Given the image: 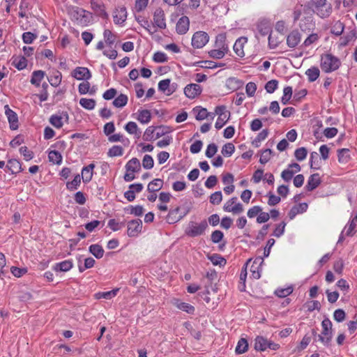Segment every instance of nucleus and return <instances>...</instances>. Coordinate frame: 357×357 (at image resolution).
Masks as SVG:
<instances>
[{"mask_svg": "<svg viewBox=\"0 0 357 357\" xmlns=\"http://www.w3.org/2000/svg\"><path fill=\"white\" fill-rule=\"evenodd\" d=\"M89 252L96 259H101L104 255V249L99 244L91 245L89 248Z\"/></svg>", "mask_w": 357, "mask_h": 357, "instance_id": "cd10ccee", "label": "nucleus"}, {"mask_svg": "<svg viewBox=\"0 0 357 357\" xmlns=\"http://www.w3.org/2000/svg\"><path fill=\"white\" fill-rule=\"evenodd\" d=\"M314 26L312 17L310 16L303 17L299 23L301 30L304 32L310 31L314 29Z\"/></svg>", "mask_w": 357, "mask_h": 357, "instance_id": "5701e85b", "label": "nucleus"}, {"mask_svg": "<svg viewBox=\"0 0 357 357\" xmlns=\"http://www.w3.org/2000/svg\"><path fill=\"white\" fill-rule=\"evenodd\" d=\"M180 210V206H177L174 209L169 210V213L166 218L167 222L169 224L176 223L182 219L181 214L179 213Z\"/></svg>", "mask_w": 357, "mask_h": 357, "instance_id": "aec40b11", "label": "nucleus"}, {"mask_svg": "<svg viewBox=\"0 0 357 357\" xmlns=\"http://www.w3.org/2000/svg\"><path fill=\"white\" fill-rule=\"evenodd\" d=\"M341 66L339 58L331 53L324 54L321 56L320 67L323 72L330 73L337 70Z\"/></svg>", "mask_w": 357, "mask_h": 357, "instance_id": "f03ea898", "label": "nucleus"}, {"mask_svg": "<svg viewBox=\"0 0 357 357\" xmlns=\"http://www.w3.org/2000/svg\"><path fill=\"white\" fill-rule=\"evenodd\" d=\"M124 129L130 135H137V137H139V135L141 134V132L139 130L138 126L135 122L133 121H129L127 123L125 126Z\"/></svg>", "mask_w": 357, "mask_h": 357, "instance_id": "e433bc0d", "label": "nucleus"}, {"mask_svg": "<svg viewBox=\"0 0 357 357\" xmlns=\"http://www.w3.org/2000/svg\"><path fill=\"white\" fill-rule=\"evenodd\" d=\"M248 349V342L245 338H241L237 344L235 351L237 354H242L246 352Z\"/></svg>", "mask_w": 357, "mask_h": 357, "instance_id": "58836bf2", "label": "nucleus"}, {"mask_svg": "<svg viewBox=\"0 0 357 357\" xmlns=\"http://www.w3.org/2000/svg\"><path fill=\"white\" fill-rule=\"evenodd\" d=\"M73 76L78 80H89L91 77L90 70L86 67H77L73 73Z\"/></svg>", "mask_w": 357, "mask_h": 357, "instance_id": "9d476101", "label": "nucleus"}, {"mask_svg": "<svg viewBox=\"0 0 357 357\" xmlns=\"http://www.w3.org/2000/svg\"><path fill=\"white\" fill-rule=\"evenodd\" d=\"M73 267L72 259H67L63 261L56 263L53 266V270L56 272H67Z\"/></svg>", "mask_w": 357, "mask_h": 357, "instance_id": "6ab92c4d", "label": "nucleus"}, {"mask_svg": "<svg viewBox=\"0 0 357 357\" xmlns=\"http://www.w3.org/2000/svg\"><path fill=\"white\" fill-rule=\"evenodd\" d=\"M22 40L26 44H31L37 38V34L28 31L22 34Z\"/></svg>", "mask_w": 357, "mask_h": 357, "instance_id": "338daca9", "label": "nucleus"}, {"mask_svg": "<svg viewBox=\"0 0 357 357\" xmlns=\"http://www.w3.org/2000/svg\"><path fill=\"white\" fill-rule=\"evenodd\" d=\"M305 75L307 76L308 81L313 82L316 81L320 75V70L317 66H312L305 71Z\"/></svg>", "mask_w": 357, "mask_h": 357, "instance_id": "2f4dec72", "label": "nucleus"}, {"mask_svg": "<svg viewBox=\"0 0 357 357\" xmlns=\"http://www.w3.org/2000/svg\"><path fill=\"white\" fill-rule=\"evenodd\" d=\"M94 168V163H91L82 168L81 178H82L84 183H88L92 180Z\"/></svg>", "mask_w": 357, "mask_h": 357, "instance_id": "a211bd4d", "label": "nucleus"}, {"mask_svg": "<svg viewBox=\"0 0 357 357\" xmlns=\"http://www.w3.org/2000/svg\"><path fill=\"white\" fill-rule=\"evenodd\" d=\"M208 227V225L206 220H203L199 223L190 221L185 230V234L189 237L195 238L205 234Z\"/></svg>", "mask_w": 357, "mask_h": 357, "instance_id": "7ed1b4c3", "label": "nucleus"}, {"mask_svg": "<svg viewBox=\"0 0 357 357\" xmlns=\"http://www.w3.org/2000/svg\"><path fill=\"white\" fill-rule=\"evenodd\" d=\"M305 8L312 10L321 18L328 17L333 11L332 5L327 0H310L305 4Z\"/></svg>", "mask_w": 357, "mask_h": 357, "instance_id": "f257e3e1", "label": "nucleus"}, {"mask_svg": "<svg viewBox=\"0 0 357 357\" xmlns=\"http://www.w3.org/2000/svg\"><path fill=\"white\" fill-rule=\"evenodd\" d=\"M223 209L225 211L232 212L233 213H241L243 211V207L241 203L236 204L233 207H229L228 204H225Z\"/></svg>", "mask_w": 357, "mask_h": 357, "instance_id": "603ef678", "label": "nucleus"}, {"mask_svg": "<svg viewBox=\"0 0 357 357\" xmlns=\"http://www.w3.org/2000/svg\"><path fill=\"white\" fill-rule=\"evenodd\" d=\"M344 25L342 22L340 21H337L335 22V24L333 26L331 33L336 36H341L342 33L344 31Z\"/></svg>", "mask_w": 357, "mask_h": 357, "instance_id": "3c124183", "label": "nucleus"}, {"mask_svg": "<svg viewBox=\"0 0 357 357\" xmlns=\"http://www.w3.org/2000/svg\"><path fill=\"white\" fill-rule=\"evenodd\" d=\"M156 130V126H149L148 127L143 135V139L144 141H152L153 140V134L155 130Z\"/></svg>", "mask_w": 357, "mask_h": 357, "instance_id": "680f3d73", "label": "nucleus"}, {"mask_svg": "<svg viewBox=\"0 0 357 357\" xmlns=\"http://www.w3.org/2000/svg\"><path fill=\"white\" fill-rule=\"evenodd\" d=\"M208 259L215 266H224L227 263V260L219 254L208 255Z\"/></svg>", "mask_w": 357, "mask_h": 357, "instance_id": "473e14b6", "label": "nucleus"}, {"mask_svg": "<svg viewBox=\"0 0 357 357\" xmlns=\"http://www.w3.org/2000/svg\"><path fill=\"white\" fill-rule=\"evenodd\" d=\"M123 154V149L121 146L114 145L111 147L107 152L109 157L121 156Z\"/></svg>", "mask_w": 357, "mask_h": 357, "instance_id": "de8ad7c7", "label": "nucleus"}, {"mask_svg": "<svg viewBox=\"0 0 357 357\" xmlns=\"http://www.w3.org/2000/svg\"><path fill=\"white\" fill-rule=\"evenodd\" d=\"M137 120L143 124L149 123L151 120V112L148 109L139 110Z\"/></svg>", "mask_w": 357, "mask_h": 357, "instance_id": "c9c22d12", "label": "nucleus"}, {"mask_svg": "<svg viewBox=\"0 0 357 357\" xmlns=\"http://www.w3.org/2000/svg\"><path fill=\"white\" fill-rule=\"evenodd\" d=\"M190 27V20L187 16H182L176 25V31L178 34L183 35L187 33Z\"/></svg>", "mask_w": 357, "mask_h": 357, "instance_id": "f8f14e48", "label": "nucleus"}, {"mask_svg": "<svg viewBox=\"0 0 357 357\" xmlns=\"http://www.w3.org/2000/svg\"><path fill=\"white\" fill-rule=\"evenodd\" d=\"M125 168L126 172H138L141 169V164L137 158H132L126 163Z\"/></svg>", "mask_w": 357, "mask_h": 357, "instance_id": "b1692460", "label": "nucleus"}, {"mask_svg": "<svg viewBox=\"0 0 357 357\" xmlns=\"http://www.w3.org/2000/svg\"><path fill=\"white\" fill-rule=\"evenodd\" d=\"M45 73L43 70H34L31 74L30 82L36 87L40 86L41 81L44 78Z\"/></svg>", "mask_w": 357, "mask_h": 357, "instance_id": "a878e982", "label": "nucleus"}, {"mask_svg": "<svg viewBox=\"0 0 357 357\" xmlns=\"http://www.w3.org/2000/svg\"><path fill=\"white\" fill-rule=\"evenodd\" d=\"M278 86V81L276 79H271L266 82L265 84V89L267 93H273L277 89Z\"/></svg>", "mask_w": 357, "mask_h": 357, "instance_id": "052dcab7", "label": "nucleus"}, {"mask_svg": "<svg viewBox=\"0 0 357 357\" xmlns=\"http://www.w3.org/2000/svg\"><path fill=\"white\" fill-rule=\"evenodd\" d=\"M247 42H248V38L245 36H241L236 40V42L234 45L233 49H234L235 54L238 56H239L241 58H243L245 56V52L243 50V47H244L245 44L247 43Z\"/></svg>", "mask_w": 357, "mask_h": 357, "instance_id": "ddd939ff", "label": "nucleus"}, {"mask_svg": "<svg viewBox=\"0 0 357 357\" xmlns=\"http://www.w3.org/2000/svg\"><path fill=\"white\" fill-rule=\"evenodd\" d=\"M163 183V180L160 178H155L149 183L147 190L150 192H158L162 188Z\"/></svg>", "mask_w": 357, "mask_h": 357, "instance_id": "c85d7f7f", "label": "nucleus"}, {"mask_svg": "<svg viewBox=\"0 0 357 357\" xmlns=\"http://www.w3.org/2000/svg\"><path fill=\"white\" fill-rule=\"evenodd\" d=\"M5 114L7 116L10 128L15 130L19 128L18 116L15 112L10 108L8 105L4 106Z\"/></svg>", "mask_w": 357, "mask_h": 357, "instance_id": "0eeeda50", "label": "nucleus"}, {"mask_svg": "<svg viewBox=\"0 0 357 357\" xmlns=\"http://www.w3.org/2000/svg\"><path fill=\"white\" fill-rule=\"evenodd\" d=\"M96 100L92 98H82L79 100L80 105L86 109L91 110L95 108Z\"/></svg>", "mask_w": 357, "mask_h": 357, "instance_id": "a19ab883", "label": "nucleus"}, {"mask_svg": "<svg viewBox=\"0 0 357 357\" xmlns=\"http://www.w3.org/2000/svg\"><path fill=\"white\" fill-rule=\"evenodd\" d=\"M128 98L127 95L121 93L112 102L113 105L117 108H121L128 103Z\"/></svg>", "mask_w": 357, "mask_h": 357, "instance_id": "f704fd0d", "label": "nucleus"}, {"mask_svg": "<svg viewBox=\"0 0 357 357\" xmlns=\"http://www.w3.org/2000/svg\"><path fill=\"white\" fill-rule=\"evenodd\" d=\"M292 91H293L291 86H288L284 88L283 96L281 98V102L283 105H287L289 102L292 96Z\"/></svg>", "mask_w": 357, "mask_h": 357, "instance_id": "8fccbe9b", "label": "nucleus"}, {"mask_svg": "<svg viewBox=\"0 0 357 357\" xmlns=\"http://www.w3.org/2000/svg\"><path fill=\"white\" fill-rule=\"evenodd\" d=\"M154 25L160 29L166 28V22L164 10L161 8L155 9L153 13Z\"/></svg>", "mask_w": 357, "mask_h": 357, "instance_id": "1a4fd4ad", "label": "nucleus"}, {"mask_svg": "<svg viewBox=\"0 0 357 357\" xmlns=\"http://www.w3.org/2000/svg\"><path fill=\"white\" fill-rule=\"evenodd\" d=\"M91 9L95 13L103 19L108 18V14L105 10V6L102 3H98L95 0H90Z\"/></svg>", "mask_w": 357, "mask_h": 357, "instance_id": "9b49d317", "label": "nucleus"}, {"mask_svg": "<svg viewBox=\"0 0 357 357\" xmlns=\"http://www.w3.org/2000/svg\"><path fill=\"white\" fill-rule=\"evenodd\" d=\"M103 36L105 43L112 47L115 43L116 35H114L110 30L105 29L103 32Z\"/></svg>", "mask_w": 357, "mask_h": 357, "instance_id": "c03bdc74", "label": "nucleus"}, {"mask_svg": "<svg viewBox=\"0 0 357 357\" xmlns=\"http://www.w3.org/2000/svg\"><path fill=\"white\" fill-rule=\"evenodd\" d=\"M293 287L289 286L287 288H278L275 290L274 294L279 298H286L293 292Z\"/></svg>", "mask_w": 357, "mask_h": 357, "instance_id": "ea45409f", "label": "nucleus"}, {"mask_svg": "<svg viewBox=\"0 0 357 357\" xmlns=\"http://www.w3.org/2000/svg\"><path fill=\"white\" fill-rule=\"evenodd\" d=\"M227 50H220L218 48L217 50H211V51H209L208 54L211 58L215 59H220L223 58L225 54H227Z\"/></svg>", "mask_w": 357, "mask_h": 357, "instance_id": "864d4df0", "label": "nucleus"}, {"mask_svg": "<svg viewBox=\"0 0 357 357\" xmlns=\"http://www.w3.org/2000/svg\"><path fill=\"white\" fill-rule=\"evenodd\" d=\"M193 111H198V113L195 116L197 121H202L208 118L210 115V113L207 112V109L206 108H203L200 106H197L193 108Z\"/></svg>", "mask_w": 357, "mask_h": 357, "instance_id": "a18cd8bd", "label": "nucleus"}, {"mask_svg": "<svg viewBox=\"0 0 357 357\" xmlns=\"http://www.w3.org/2000/svg\"><path fill=\"white\" fill-rule=\"evenodd\" d=\"M333 324L331 321L326 317L321 321L322 331L320 335H318V340L326 347L331 345V342L333 338Z\"/></svg>", "mask_w": 357, "mask_h": 357, "instance_id": "20e7f679", "label": "nucleus"}, {"mask_svg": "<svg viewBox=\"0 0 357 357\" xmlns=\"http://www.w3.org/2000/svg\"><path fill=\"white\" fill-rule=\"evenodd\" d=\"M356 38L357 35L356 31L352 30L346 36L340 38V45L342 47L347 46L350 41H351L354 39H356Z\"/></svg>", "mask_w": 357, "mask_h": 357, "instance_id": "37998d69", "label": "nucleus"}, {"mask_svg": "<svg viewBox=\"0 0 357 357\" xmlns=\"http://www.w3.org/2000/svg\"><path fill=\"white\" fill-rule=\"evenodd\" d=\"M118 291L119 289H114L108 291L98 292L96 294V298L98 299L105 298L109 300L114 298L117 294Z\"/></svg>", "mask_w": 357, "mask_h": 357, "instance_id": "79ce46f5", "label": "nucleus"}, {"mask_svg": "<svg viewBox=\"0 0 357 357\" xmlns=\"http://www.w3.org/2000/svg\"><path fill=\"white\" fill-rule=\"evenodd\" d=\"M257 29L258 32L262 36H265L266 35L271 34L272 32V26L270 21L267 20H260L257 24Z\"/></svg>", "mask_w": 357, "mask_h": 357, "instance_id": "4468645a", "label": "nucleus"}, {"mask_svg": "<svg viewBox=\"0 0 357 357\" xmlns=\"http://www.w3.org/2000/svg\"><path fill=\"white\" fill-rule=\"evenodd\" d=\"M235 151V146L231 142L226 143L222 148L221 153L225 157H230Z\"/></svg>", "mask_w": 357, "mask_h": 357, "instance_id": "49530a36", "label": "nucleus"}, {"mask_svg": "<svg viewBox=\"0 0 357 357\" xmlns=\"http://www.w3.org/2000/svg\"><path fill=\"white\" fill-rule=\"evenodd\" d=\"M156 130H158V131L155 133V139H158L172 131L171 127L162 125L156 126Z\"/></svg>", "mask_w": 357, "mask_h": 357, "instance_id": "09e8293b", "label": "nucleus"}, {"mask_svg": "<svg viewBox=\"0 0 357 357\" xmlns=\"http://www.w3.org/2000/svg\"><path fill=\"white\" fill-rule=\"evenodd\" d=\"M209 40V36L205 31L195 32L192 38L191 45L194 48L200 49L206 45Z\"/></svg>", "mask_w": 357, "mask_h": 357, "instance_id": "39448f33", "label": "nucleus"}, {"mask_svg": "<svg viewBox=\"0 0 357 357\" xmlns=\"http://www.w3.org/2000/svg\"><path fill=\"white\" fill-rule=\"evenodd\" d=\"M224 238V234L220 230H215L212 232L211 235V241L213 243H220Z\"/></svg>", "mask_w": 357, "mask_h": 357, "instance_id": "bf43d9fd", "label": "nucleus"}, {"mask_svg": "<svg viewBox=\"0 0 357 357\" xmlns=\"http://www.w3.org/2000/svg\"><path fill=\"white\" fill-rule=\"evenodd\" d=\"M48 159L50 162L59 165L62 162L63 156L59 151L53 150L49 152Z\"/></svg>", "mask_w": 357, "mask_h": 357, "instance_id": "7c9ffc66", "label": "nucleus"}, {"mask_svg": "<svg viewBox=\"0 0 357 357\" xmlns=\"http://www.w3.org/2000/svg\"><path fill=\"white\" fill-rule=\"evenodd\" d=\"M81 179H82L79 174H76L74 176V178L71 181H68L66 183V188L70 191H73L77 190L78 187L80 185Z\"/></svg>", "mask_w": 357, "mask_h": 357, "instance_id": "4c0bfd02", "label": "nucleus"}, {"mask_svg": "<svg viewBox=\"0 0 357 357\" xmlns=\"http://www.w3.org/2000/svg\"><path fill=\"white\" fill-rule=\"evenodd\" d=\"M321 183V178L318 173H314L310 176L307 183L305 185V189L308 192H311L316 189Z\"/></svg>", "mask_w": 357, "mask_h": 357, "instance_id": "2eb2a0df", "label": "nucleus"}, {"mask_svg": "<svg viewBox=\"0 0 357 357\" xmlns=\"http://www.w3.org/2000/svg\"><path fill=\"white\" fill-rule=\"evenodd\" d=\"M231 116L230 112H228V116H218L215 124V128L217 130L221 129L226 123L229 120Z\"/></svg>", "mask_w": 357, "mask_h": 357, "instance_id": "6e6d98bb", "label": "nucleus"}, {"mask_svg": "<svg viewBox=\"0 0 357 357\" xmlns=\"http://www.w3.org/2000/svg\"><path fill=\"white\" fill-rule=\"evenodd\" d=\"M272 153L273 151L270 149H266L262 151L259 158V162L263 165L268 162L271 158V155L272 154Z\"/></svg>", "mask_w": 357, "mask_h": 357, "instance_id": "0e129e2a", "label": "nucleus"}, {"mask_svg": "<svg viewBox=\"0 0 357 357\" xmlns=\"http://www.w3.org/2000/svg\"><path fill=\"white\" fill-rule=\"evenodd\" d=\"M154 160L151 155H145L142 160V166L146 169H151L153 167Z\"/></svg>", "mask_w": 357, "mask_h": 357, "instance_id": "13d9d810", "label": "nucleus"}, {"mask_svg": "<svg viewBox=\"0 0 357 357\" xmlns=\"http://www.w3.org/2000/svg\"><path fill=\"white\" fill-rule=\"evenodd\" d=\"M222 200V195L221 191H216L210 196V202L212 204L218 205Z\"/></svg>", "mask_w": 357, "mask_h": 357, "instance_id": "69168bd1", "label": "nucleus"}, {"mask_svg": "<svg viewBox=\"0 0 357 357\" xmlns=\"http://www.w3.org/2000/svg\"><path fill=\"white\" fill-rule=\"evenodd\" d=\"M226 39L227 36L225 33L218 34L215 38V46L220 50H227V52H229V47L226 43Z\"/></svg>", "mask_w": 357, "mask_h": 357, "instance_id": "bb28decb", "label": "nucleus"}, {"mask_svg": "<svg viewBox=\"0 0 357 357\" xmlns=\"http://www.w3.org/2000/svg\"><path fill=\"white\" fill-rule=\"evenodd\" d=\"M116 24H123L127 18V10L125 6L116 8L113 16Z\"/></svg>", "mask_w": 357, "mask_h": 357, "instance_id": "dca6fc26", "label": "nucleus"}, {"mask_svg": "<svg viewBox=\"0 0 357 357\" xmlns=\"http://www.w3.org/2000/svg\"><path fill=\"white\" fill-rule=\"evenodd\" d=\"M142 229V222L140 219L132 220L128 222L127 234L129 237H136Z\"/></svg>", "mask_w": 357, "mask_h": 357, "instance_id": "423d86ee", "label": "nucleus"}, {"mask_svg": "<svg viewBox=\"0 0 357 357\" xmlns=\"http://www.w3.org/2000/svg\"><path fill=\"white\" fill-rule=\"evenodd\" d=\"M176 306L178 309L184 311L190 314H193L195 311V308L193 305L185 302L177 301L176 303Z\"/></svg>", "mask_w": 357, "mask_h": 357, "instance_id": "72a5a7b5", "label": "nucleus"}, {"mask_svg": "<svg viewBox=\"0 0 357 357\" xmlns=\"http://www.w3.org/2000/svg\"><path fill=\"white\" fill-rule=\"evenodd\" d=\"M217 151H218V146L214 143H211L208 145L207 149L205 152V155L207 158H211L215 155V154L217 153Z\"/></svg>", "mask_w": 357, "mask_h": 357, "instance_id": "774afa93", "label": "nucleus"}, {"mask_svg": "<svg viewBox=\"0 0 357 357\" xmlns=\"http://www.w3.org/2000/svg\"><path fill=\"white\" fill-rule=\"evenodd\" d=\"M6 168L11 174H17L22 171L20 162L17 159H10L8 160Z\"/></svg>", "mask_w": 357, "mask_h": 357, "instance_id": "4be33fe9", "label": "nucleus"}, {"mask_svg": "<svg viewBox=\"0 0 357 357\" xmlns=\"http://www.w3.org/2000/svg\"><path fill=\"white\" fill-rule=\"evenodd\" d=\"M50 123L56 128H61L63 125L61 118L57 114H53L50 116Z\"/></svg>", "mask_w": 357, "mask_h": 357, "instance_id": "e2e57ef3", "label": "nucleus"}, {"mask_svg": "<svg viewBox=\"0 0 357 357\" xmlns=\"http://www.w3.org/2000/svg\"><path fill=\"white\" fill-rule=\"evenodd\" d=\"M287 223L284 221H282L280 224L277 225L272 235L279 238L282 236L284 233L285 227Z\"/></svg>", "mask_w": 357, "mask_h": 357, "instance_id": "5fc2aeb1", "label": "nucleus"}, {"mask_svg": "<svg viewBox=\"0 0 357 357\" xmlns=\"http://www.w3.org/2000/svg\"><path fill=\"white\" fill-rule=\"evenodd\" d=\"M301 36L297 29L293 30L287 37V45L290 48L296 47L301 41Z\"/></svg>", "mask_w": 357, "mask_h": 357, "instance_id": "f3484780", "label": "nucleus"}, {"mask_svg": "<svg viewBox=\"0 0 357 357\" xmlns=\"http://www.w3.org/2000/svg\"><path fill=\"white\" fill-rule=\"evenodd\" d=\"M268 340L263 336L258 335L255 339L254 348L257 351H264L268 349Z\"/></svg>", "mask_w": 357, "mask_h": 357, "instance_id": "412c9836", "label": "nucleus"}, {"mask_svg": "<svg viewBox=\"0 0 357 357\" xmlns=\"http://www.w3.org/2000/svg\"><path fill=\"white\" fill-rule=\"evenodd\" d=\"M307 154V150L305 147H300L295 150L294 156L298 161H302L305 159Z\"/></svg>", "mask_w": 357, "mask_h": 357, "instance_id": "4d7b16f0", "label": "nucleus"}, {"mask_svg": "<svg viewBox=\"0 0 357 357\" xmlns=\"http://www.w3.org/2000/svg\"><path fill=\"white\" fill-rule=\"evenodd\" d=\"M12 65L17 70H22L27 66V60L24 56L13 58Z\"/></svg>", "mask_w": 357, "mask_h": 357, "instance_id": "c756f323", "label": "nucleus"}, {"mask_svg": "<svg viewBox=\"0 0 357 357\" xmlns=\"http://www.w3.org/2000/svg\"><path fill=\"white\" fill-rule=\"evenodd\" d=\"M338 162L341 164L349 162L351 158L350 155V150L349 149H340L337 151Z\"/></svg>", "mask_w": 357, "mask_h": 357, "instance_id": "393cba45", "label": "nucleus"}, {"mask_svg": "<svg viewBox=\"0 0 357 357\" xmlns=\"http://www.w3.org/2000/svg\"><path fill=\"white\" fill-rule=\"evenodd\" d=\"M183 91L187 98L194 99L202 93V87L198 84H189L184 88Z\"/></svg>", "mask_w": 357, "mask_h": 357, "instance_id": "6e6552de", "label": "nucleus"}]
</instances>
